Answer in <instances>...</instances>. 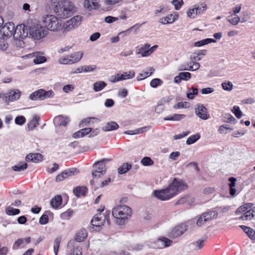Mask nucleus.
<instances>
[{
  "instance_id": "nucleus-1",
  "label": "nucleus",
  "mask_w": 255,
  "mask_h": 255,
  "mask_svg": "<svg viewBox=\"0 0 255 255\" xmlns=\"http://www.w3.org/2000/svg\"><path fill=\"white\" fill-rule=\"evenodd\" d=\"M186 188V185L182 180L174 178L167 188L160 190H155L154 195L161 200H167L176 195L178 191Z\"/></svg>"
},
{
  "instance_id": "nucleus-2",
  "label": "nucleus",
  "mask_w": 255,
  "mask_h": 255,
  "mask_svg": "<svg viewBox=\"0 0 255 255\" xmlns=\"http://www.w3.org/2000/svg\"><path fill=\"white\" fill-rule=\"evenodd\" d=\"M132 210L127 205H120L113 209L112 215L115 222L119 225H123L131 216Z\"/></svg>"
},
{
  "instance_id": "nucleus-3",
  "label": "nucleus",
  "mask_w": 255,
  "mask_h": 255,
  "mask_svg": "<svg viewBox=\"0 0 255 255\" xmlns=\"http://www.w3.org/2000/svg\"><path fill=\"white\" fill-rule=\"evenodd\" d=\"M75 10L74 4L68 0H62L54 7L55 13L61 18H66Z\"/></svg>"
},
{
  "instance_id": "nucleus-4",
  "label": "nucleus",
  "mask_w": 255,
  "mask_h": 255,
  "mask_svg": "<svg viewBox=\"0 0 255 255\" xmlns=\"http://www.w3.org/2000/svg\"><path fill=\"white\" fill-rule=\"evenodd\" d=\"M42 23L47 30L53 31H59L61 29V23L56 16L52 14H46L42 16Z\"/></svg>"
},
{
  "instance_id": "nucleus-5",
  "label": "nucleus",
  "mask_w": 255,
  "mask_h": 255,
  "mask_svg": "<svg viewBox=\"0 0 255 255\" xmlns=\"http://www.w3.org/2000/svg\"><path fill=\"white\" fill-rule=\"evenodd\" d=\"M110 212L108 211H106L105 214L100 213L93 217L91 221V224L93 226L95 227L96 230L99 231L106 221H107L108 224L110 225Z\"/></svg>"
},
{
  "instance_id": "nucleus-6",
  "label": "nucleus",
  "mask_w": 255,
  "mask_h": 255,
  "mask_svg": "<svg viewBox=\"0 0 255 255\" xmlns=\"http://www.w3.org/2000/svg\"><path fill=\"white\" fill-rule=\"evenodd\" d=\"M29 33L33 39L40 40L45 37L48 34V31L41 25L34 24L29 27Z\"/></svg>"
},
{
  "instance_id": "nucleus-7",
  "label": "nucleus",
  "mask_w": 255,
  "mask_h": 255,
  "mask_svg": "<svg viewBox=\"0 0 255 255\" xmlns=\"http://www.w3.org/2000/svg\"><path fill=\"white\" fill-rule=\"evenodd\" d=\"M83 55L81 51L68 55L66 57H63L59 59V62L61 64H72L75 63L81 60Z\"/></svg>"
},
{
  "instance_id": "nucleus-8",
  "label": "nucleus",
  "mask_w": 255,
  "mask_h": 255,
  "mask_svg": "<svg viewBox=\"0 0 255 255\" xmlns=\"http://www.w3.org/2000/svg\"><path fill=\"white\" fill-rule=\"evenodd\" d=\"M54 93L52 90L46 91L43 89L37 90L29 96V98L33 101L43 100L45 99L53 97Z\"/></svg>"
},
{
  "instance_id": "nucleus-9",
  "label": "nucleus",
  "mask_w": 255,
  "mask_h": 255,
  "mask_svg": "<svg viewBox=\"0 0 255 255\" xmlns=\"http://www.w3.org/2000/svg\"><path fill=\"white\" fill-rule=\"evenodd\" d=\"M110 160H111L108 158H104L100 161L96 162L93 164V167L96 168V170L92 171V176H96V173L99 174V177L103 175L106 171L105 164L106 162H109Z\"/></svg>"
},
{
  "instance_id": "nucleus-10",
  "label": "nucleus",
  "mask_w": 255,
  "mask_h": 255,
  "mask_svg": "<svg viewBox=\"0 0 255 255\" xmlns=\"http://www.w3.org/2000/svg\"><path fill=\"white\" fill-rule=\"evenodd\" d=\"M218 215V214L217 212L215 211L204 213L198 218L196 225L198 227H201L204 225L206 222L216 219Z\"/></svg>"
},
{
  "instance_id": "nucleus-11",
  "label": "nucleus",
  "mask_w": 255,
  "mask_h": 255,
  "mask_svg": "<svg viewBox=\"0 0 255 255\" xmlns=\"http://www.w3.org/2000/svg\"><path fill=\"white\" fill-rule=\"evenodd\" d=\"M21 95L20 91L18 89L10 91L8 94H6L2 97V100L7 105L10 102H13L18 100Z\"/></svg>"
},
{
  "instance_id": "nucleus-12",
  "label": "nucleus",
  "mask_w": 255,
  "mask_h": 255,
  "mask_svg": "<svg viewBox=\"0 0 255 255\" xmlns=\"http://www.w3.org/2000/svg\"><path fill=\"white\" fill-rule=\"evenodd\" d=\"M82 17L80 15H76L68 20L64 24V28L66 31H69L80 24Z\"/></svg>"
},
{
  "instance_id": "nucleus-13",
  "label": "nucleus",
  "mask_w": 255,
  "mask_h": 255,
  "mask_svg": "<svg viewBox=\"0 0 255 255\" xmlns=\"http://www.w3.org/2000/svg\"><path fill=\"white\" fill-rule=\"evenodd\" d=\"M28 32L27 27L23 24H20L15 27L13 37L25 38L28 36Z\"/></svg>"
},
{
  "instance_id": "nucleus-14",
  "label": "nucleus",
  "mask_w": 255,
  "mask_h": 255,
  "mask_svg": "<svg viewBox=\"0 0 255 255\" xmlns=\"http://www.w3.org/2000/svg\"><path fill=\"white\" fill-rule=\"evenodd\" d=\"M78 172H79L76 168H71L66 169L57 176L56 181L57 182H60L70 176H72L77 174Z\"/></svg>"
},
{
  "instance_id": "nucleus-15",
  "label": "nucleus",
  "mask_w": 255,
  "mask_h": 255,
  "mask_svg": "<svg viewBox=\"0 0 255 255\" xmlns=\"http://www.w3.org/2000/svg\"><path fill=\"white\" fill-rule=\"evenodd\" d=\"M187 227L185 224H180L174 227L170 232V236L176 238L181 236L186 230Z\"/></svg>"
},
{
  "instance_id": "nucleus-16",
  "label": "nucleus",
  "mask_w": 255,
  "mask_h": 255,
  "mask_svg": "<svg viewBox=\"0 0 255 255\" xmlns=\"http://www.w3.org/2000/svg\"><path fill=\"white\" fill-rule=\"evenodd\" d=\"M195 113L200 119L206 120L209 118V115L208 114L207 109L203 105L199 104L195 109Z\"/></svg>"
},
{
  "instance_id": "nucleus-17",
  "label": "nucleus",
  "mask_w": 255,
  "mask_h": 255,
  "mask_svg": "<svg viewBox=\"0 0 255 255\" xmlns=\"http://www.w3.org/2000/svg\"><path fill=\"white\" fill-rule=\"evenodd\" d=\"M15 29V28L13 23L7 22L2 27L1 32L6 36H13Z\"/></svg>"
},
{
  "instance_id": "nucleus-18",
  "label": "nucleus",
  "mask_w": 255,
  "mask_h": 255,
  "mask_svg": "<svg viewBox=\"0 0 255 255\" xmlns=\"http://www.w3.org/2000/svg\"><path fill=\"white\" fill-rule=\"evenodd\" d=\"M69 122L70 119L68 117L61 115L56 116L53 120L54 125L57 126H66Z\"/></svg>"
},
{
  "instance_id": "nucleus-19",
  "label": "nucleus",
  "mask_w": 255,
  "mask_h": 255,
  "mask_svg": "<svg viewBox=\"0 0 255 255\" xmlns=\"http://www.w3.org/2000/svg\"><path fill=\"white\" fill-rule=\"evenodd\" d=\"M28 57H34L33 62L36 64L44 63L46 61V58L42 55V53L36 52L32 54H29L27 56Z\"/></svg>"
},
{
  "instance_id": "nucleus-20",
  "label": "nucleus",
  "mask_w": 255,
  "mask_h": 255,
  "mask_svg": "<svg viewBox=\"0 0 255 255\" xmlns=\"http://www.w3.org/2000/svg\"><path fill=\"white\" fill-rule=\"evenodd\" d=\"M43 155L39 153H32L27 154L25 157L26 161L38 162L42 160Z\"/></svg>"
},
{
  "instance_id": "nucleus-21",
  "label": "nucleus",
  "mask_w": 255,
  "mask_h": 255,
  "mask_svg": "<svg viewBox=\"0 0 255 255\" xmlns=\"http://www.w3.org/2000/svg\"><path fill=\"white\" fill-rule=\"evenodd\" d=\"M151 128L150 126H145L140 128H137L135 130H127L124 132V133L126 134H129V135H134L137 134L142 133L143 132H146L149 130Z\"/></svg>"
},
{
  "instance_id": "nucleus-22",
  "label": "nucleus",
  "mask_w": 255,
  "mask_h": 255,
  "mask_svg": "<svg viewBox=\"0 0 255 255\" xmlns=\"http://www.w3.org/2000/svg\"><path fill=\"white\" fill-rule=\"evenodd\" d=\"M157 244L161 248H167L172 245V241L166 237H161L158 239Z\"/></svg>"
},
{
  "instance_id": "nucleus-23",
  "label": "nucleus",
  "mask_w": 255,
  "mask_h": 255,
  "mask_svg": "<svg viewBox=\"0 0 255 255\" xmlns=\"http://www.w3.org/2000/svg\"><path fill=\"white\" fill-rule=\"evenodd\" d=\"M119 128L118 124L115 122H108L105 126L102 128L104 131H109L117 129Z\"/></svg>"
},
{
  "instance_id": "nucleus-24",
  "label": "nucleus",
  "mask_w": 255,
  "mask_h": 255,
  "mask_svg": "<svg viewBox=\"0 0 255 255\" xmlns=\"http://www.w3.org/2000/svg\"><path fill=\"white\" fill-rule=\"evenodd\" d=\"M84 7L89 11L96 9L98 7V4L94 0H86L84 2Z\"/></svg>"
},
{
  "instance_id": "nucleus-25",
  "label": "nucleus",
  "mask_w": 255,
  "mask_h": 255,
  "mask_svg": "<svg viewBox=\"0 0 255 255\" xmlns=\"http://www.w3.org/2000/svg\"><path fill=\"white\" fill-rule=\"evenodd\" d=\"M90 131H91V128H84L74 133L73 137L75 138L82 137L89 134Z\"/></svg>"
},
{
  "instance_id": "nucleus-26",
  "label": "nucleus",
  "mask_w": 255,
  "mask_h": 255,
  "mask_svg": "<svg viewBox=\"0 0 255 255\" xmlns=\"http://www.w3.org/2000/svg\"><path fill=\"white\" fill-rule=\"evenodd\" d=\"M87 237V232L85 229H81L76 235L75 240L78 242H81Z\"/></svg>"
},
{
  "instance_id": "nucleus-27",
  "label": "nucleus",
  "mask_w": 255,
  "mask_h": 255,
  "mask_svg": "<svg viewBox=\"0 0 255 255\" xmlns=\"http://www.w3.org/2000/svg\"><path fill=\"white\" fill-rule=\"evenodd\" d=\"M194 202V199L190 195H185L178 200L176 204H191Z\"/></svg>"
},
{
  "instance_id": "nucleus-28",
  "label": "nucleus",
  "mask_w": 255,
  "mask_h": 255,
  "mask_svg": "<svg viewBox=\"0 0 255 255\" xmlns=\"http://www.w3.org/2000/svg\"><path fill=\"white\" fill-rule=\"evenodd\" d=\"M120 76V81H123L128 79H131L134 77L135 72L133 70H130L122 74H118Z\"/></svg>"
},
{
  "instance_id": "nucleus-29",
  "label": "nucleus",
  "mask_w": 255,
  "mask_h": 255,
  "mask_svg": "<svg viewBox=\"0 0 255 255\" xmlns=\"http://www.w3.org/2000/svg\"><path fill=\"white\" fill-rule=\"evenodd\" d=\"M62 201L61 196L60 195H56L51 199L50 205L53 208L57 209L61 205Z\"/></svg>"
},
{
  "instance_id": "nucleus-30",
  "label": "nucleus",
  "mask_w": 255,
  "mask_h": 255,
  "mask_svg": "<svg viewBox=\"0 0 255 255\" xmlns=\"http://www.w3.org/2000/svg\"><path fill=\"white\" fill-rule=\"evenodd\" d=\"M240 227L247 234L248 237L252 240H255V231L252 228L246 226L241 225Z\"/></svg>"
},
{
  "instance_id": "nucleus-31",
  "label": "nucleus",
  "mask_w": 255,
  "mask_h": 255,
  "mask_svg": "<svg viewBox=\"0 0 255 255\" xmlns=\"http://www.w3.org/2000/svg\"><path fill=\"white\" fill-rule=\"evenodd\" d=\"M107 86V83L104 81H99L93 84V89L96 92L102 91Z\"/></svg>"
},
{
  "instance_id": "nucleus-32",
  "label": "nucleus",
  "mask_w": 255,
  "mask_h": 255,
  "mask_svg": "<svg viewBox=\"0 0 255 255\" xmlns=\"http://www.w3.org/2000/svg\"><path fill=\"white\" fill-rule=\"evenodd\" d=\"M87 192V189L85 187H78L75 188L73 190L74 194L77 197H80L81 196H85Z\"/></svg>"
},
{
  "instance_id": "nucleus-33",
  "label": "nucleus",
  "mask_w": 255,
  "mask_h": 255,
  "mask_svg": "<svg viewBox=\"0 0 255 255\" xmlns=\"http://www.w3.org/2000/svg\"><path fill=\"white\" fill-rule=\"evenodd\" d=\"M131 168V165L128 163H124L118 168V173L123 174L127 173Z\"/></svg>"
},
{
  "instance_id": "nucleus-34",
  "label": "nucleus",
  "mask_w": 255,
  "mask_h": 255,
  "mask_svg": "<svg viewBox=\"0 0 255 255\" xmlns=\"http://www.w3.org/2000/svg\"><path fill=\"white\" fill-rule=\"evenodd\" d=\"M40 117L38 116H35L33 119L28 123V128L29 130H33L37 125H39L38 121Z\"/></svg>"
},
{
  "instance_id": "nucleus-35",
  "label": "nucleus",
  "mask_w": 255,
  "mask_h": 255,
  "mask_svg": "<svg viewBox=\"0 0 255 255\" xmlns=\"http://www.w3.org/2000/svg\"><path fill=\"white\" fill-rule=\"evenodd\" d=\"M186 116L184 114H174L172 116L166 117L164 118L166 121H180L185 118Z\"/></svg>"
},
{
  "instance_id": "nucleus-36",
  "label": "nucleus",
  "mask_w": 255,
  "mask_h": 255,
  "mask_svg": "<svg viewBox=\"0 0 255 255\" xmlns=\"http://www.w3.org/2000/svg\"><path fill=\"white\" fill-rule=\"evenodd\" d=\"M207 238H205L203 239H199L196 242L193 243L192 245L194 246V249L195 250H199L202 248L204 246V243L206 241Z\"/></svg>"
},
{
  "instance_id": "nucleus-37",
  "label": "nucleus",
  "mask_w": 255,
  "mask_h": 255,
  "mask_svg": "<svg viewBox=\"0 0 255 255\" xmlns=\"http://www.w3.org/2000/svg\"><path fill=\"white\" fill-rule=\"evenodd\" d=\"M194 6L196 9V14L203 13L207 9L206 4L204 2L197 4Z\"/></svg>"
},
{
  "instance_id": "nucleus-38",
  "label": "nucleus",
  "mask_w": 255,
  "mask_h": 255,
  "mask_svg": "<svg viewBox=\"0 0 255 255\" xmlns=\"http://www.w3.org/2000/svg\"><path fill=\"white\" fill-rule=\"evenodd\" d=\"M150 45L145 44L140 49V53L142 57H146L152 53V50H149Z\"/></svg>"
},
{
  "instance_id": "nucleus-39",
  "label": "nucleus",
  "mask_w": 255,
  "mask_h": 255,
  "mask_svg": "<svg viewBox=\"0 0 255 255\" xmlns=\"http://www.w3.org/2000/svg\"><path fill=\"white\" fill-rule=\"evenodd\" d=\"M23 38H21L20 37H17L16 38L15 37H13V40L12 41V44L19 48H23L24 47L25 43L23 41Z\"/></svg>"
},
{
  "instance_id": "nucleus-40",
  "label": "nucleus",
  "mask_w": 255,
  "mask_h": 255,
  "mask_svg": "<svg viewBox=\"0 0 255 255\" xmlns=\"http://www.w3.org/2000/svg\"><path fill=\"white\" fill-rule=\"evenodd\" d=\"M27 164L25 162H20L19 164L12 167V169L15 171L20 172L26 169Z\"/></svg>"
},
{
  "instance_id": "nucleus-41",
  "label": "nucleus",
  "mask_w": 255,
  "mask_h": 255,
  "mask_svg": "<svg viewBox=\"0 0 255 255\" xmlns=\"http://www.w3.org/2000/svg\"><path fill=\"white\" fill-rule=\"evenodd\" d=\"M240 18L236 14H232L229 16L227 18V20L232 24L233 25H236L239 23L240 21Z\"/></svg>"
},
{
  "instance_id": "nucleus-42",
  "label": "nucleus",
  "mask_w": 255,
  "mask_h": 255,
  "mask_svg": "<svg viewBox=\"0 0 255 255\" xmlns=\"http://www.w3.org/2000/svg\"><path fill=\"white\" fill-rule=\"evenodd\" d=\"M175 20V18L173 17L172 15L167 16L164 18L160 19L159 22L162 24H166L168 23H171Z\"/></svg>"
},
{
  "instance_id": "nucleus-43",
  "label": "nucleus",
  "mask_w": 255,
  "mask_h": 255,
  "mask_svg": "<svg viewBox=\"0 0 255 255\" xmlns=\"http://www.w3.org/2000/svg\"><path fill=\"white\" fill-rule=\"evenodd\" d=\"M198 89L195 87H192L187 92V97L190 99H193L194 96L197 95Z\"/></svg>"
},
{
  "instance_id": "nucleus-44",
  "label": "nucleus",
  "mask_w": 255,
  "mask_h": 255,
  "mask_svg": "<svg viewBox=\"0 0 255 255\" xmlns=\"http://www.w3.org/2000/svg\"><path fill=\"white\" fill-rule=\"evenodd\" d=\"M6 214L8 215H15L20 213V210L18 209H14L10 206H8L5 209Z\"/></svg>"
},
{
  "instance_id": "nucleus-45",
  "label": "nucleus",
  "mask_w": 255,
  "mask_h": 255,
  "mask_svg": "<svg viewBox=\"0 0 255 255\" xmlns=\"http://www.w3.org/2000/svg\"><path fill=\"white\" fill-rule=\"evenodd\" d=\"M140 163L143 166H151L154 164L153 161L149 157H144L141 159Z\"/></svg>"
},
{
  "instance_id": "nucleus-46",
  "label": "nucleus",
  "mask_w": 255,
  "mask_h": 255,
  "mask_svg": "<svg viewBox=\"0 0 255 255\" xmlns=\"http://www.w3.org/2000/svg\"><path fill=\"white\" fill-rule=\"evenodd\" d=\"M224 121L226 123L236 124L237 123L236 119L230 114H226L224 116Z\"/></svg>"
},
{
  "instance_id": "nucleus-47",
  "label": "nucleus",
  "mask_w": 255,
  "mask_h": 255,
  "mask_svg": "<svg viewBox=\"0 0 255 255\" xmlns=\"http://www.w3.org/2000/svg\"><path fill=\"white\" fill-rule=\"evenodd\" d=\"M200 137V134L198 133L191 135L187 139V144L190 145L192 143H194L199 139Z\"/></svg>"
},
{
  "instance_id": "nucleus-48",
  "label": "nucleus",
  "mask_w": 255,
  "mask_h": 255,
  "mask_svg": "<svg viewBox=\"0 0 255 255\" xmlns=\"http://www.w3.org/2000/svg\"><path fill=\"white\" fill-rule=\"evenodd\" d=\"M190 59V64H191V67H192V70L191 71H193L199 69L200 66L199 63L196 62V59L195 57L191 56Z\"/></svg>"
},
{
  "instance_id": "nucleus-49",
  "label": "nucleus",
  "mask_w": 255,
  "mask_h": 255,
  "mask_svg": "<svg viewBox=\"0 0 255 255\" xmlns=\"http://www.w3.org/2000/svg\"><path fill=\"white\" fill-rule=\"evenodd\" d=\"M61 240V239L60 237H57L54 241L53 249L55 255H57Z\"/></svg>"
},
{
  "instance_id": "nucleus-50",
  "label": "nucleus",
  "mask_w": 255,
  "mask_h": 255,
  "mask_svg": "<svg viewBox=\"0 0 255 255\" xmlns=\"http://www.w3.org/2000/svg\"><path fill=\"white\" fill-rule=\"evenodd\" d=\"M232 111L238 119H240L242 117V112L241 111L239 106H235Z\"/></svg>"
},
{
  "instance_id": "nucleus-51",
  "label": "nucleus",
  "mask_w": 255,
  "mask_h": 255,
  "mask_svg": "<svg viewBox=\"0 0 255 255\" xmlns=\"http://www.w3.org/2000/svg\"><path fill=\"white\" fill-rule=\"evenodd\" d=\"M163 81L158 78H155L150 81V85L153 88H156L158 86L161 85Z\"/></svg>"
},
{
  "instance_id": "nucleus-52",
  "label": "nucleus",
  "mask_w": 255,
  "mask_h": 255,
  "mask_svg": "<svg viewBox=\"0 0 255 255\" xmlns=\"http://www.w3.org/2000/svg\"><path fill=\"white\" fill-rule=\"evenodd\" d=\"M254 211L252 209L247 211L244 214V217H245V220H250L254 216Z\"/></svg>"
},
{
  "instance_id": "nucleus-53",
  "label": "nucleus",
  "mask_w": 255,
  "mask_h": 255,
  "mask_svg": "<svg viewBox=\"0 0 255 255\" xmlns=\"http://www.w3.org/2000/svg\"><path fill=\"white\" fill-rule=\"evenodd\" d=\"M222 86L224 90L228 91H231L233 89V85L230 81L224 82L222 84Z\"/></svg>"
},
{
  "instance_id": "nucleus-54",
  "label": "nucleus",
  "mask_w": 255,
  "mask_h": 255,
  "mask_svg": "<svg viewBox=\"0 0 255 255\" xmlns=\"http://www.w3.org/2000/svg\"><path fill=\"white\" fill-rule=\"evenodd\" d=\"M26 122V119L24 117L22 116H17L15 119V123L17 125H22Z\"/></svg>"
},
{
  "instance_id": "nucleus-55",
  "label": "nucleus",
  "mask_w": 255,
  "mask_h": 255,
  "mask_svg": "<svg viewBox=\"0 0 255 255\" xmlns=\"http://www.w3.org/2000/svg\"><path fill=\"white\" fill-rule=\"evenodd\" d=\"M69 255H82L81 248L75 246Z\"/></svg>"
},
{
  "instance_id": "nucleus-56",
  "label": "nucleus",
  "mask_w": 255,
  "mask_h": 255,
  "mask_svg": "<svg viewBox=\"0 0 255 255\" xmlns=\"http://www.w3.org/2000/svg\"><path fill=\"white\" fill-rule=\"evenodd\" d=\"M179 74L182 80L188 81L191 77V73L188 72H180Z\"/></svg>"
},
{
  "instance_id": "nucleus-57",
  "label": "nucleus",
  "mask_w": 255,
  "mask_h": 255,
  "mask_svg": "<svg viewBox=\"0 0 255 255\" xmlns=\"http://www.w3.org/2000/svg\"><path fill=\"white\" fill-rule=\"evenodd\" d=\"M172 3L174 5L176 10H179L183 3L182 0H173Z\"/></svg>"
},
{
  "instance_id": "nucleus-58",
  "label": "nucleus",
  "mask_w": 255,
  "mask_h": 255,
  "mask_svg": "<svg viewBox=\"0 0 255 255\" xmlns=\"http://www.w3.org/2000/svg\"><path fill=\"white\" fill-rule=\"evenodd\" d=\"M24 243V239H18L16 240L12 246V249L14 250H17L18 247Z\"/></svg>"
},
{
  "instance_id": "nucleus-59",
  "label": "nucleus",
  "mask_w": 255,
  "mask_h": 255,
  "mask_svg": "<svg viewBox=\"0 0 255 255\" xmlns=\"http://www.w3.org/2000/svg\"><path fill=\"white\" fill-rule=\"evenodd\" d=\"M123 0H104V3L106 5L112 6L120 2Z\"/></svg>"
},
{
  "instance_id": "nucleus-60",
  "label": "nucleus",
  "mask_w": 255,
  "mask_h": 255,
  "mask_svg": "<svg viewBox=\"0 0 255 255\" xmlns=\"http://www.w3.org/2000/svg\"><path fill=\"white\" fill-rule=\"evenodd\" d=\"M96 69V65H85L83 66V72H89L93 71Z\"/></svg>"
},
{
  "instance_id": "nucleus-61",
  "label": "nucleus",
  "mask_w": 255,
  "mask_h": 255,
  "mask_svg": "<svg viewBox=\"0 0 255 255\" xmlns=\"http://www.w3.org/2000/svg\"><path fill=\"white\" fill-rule=\"evenodd\" d=\"M48 222V216L46 214H43L39 218V223L41 225H45Z\"/></svg>"
},
{
  "instance_id": "nucleus-62",
  "label": "nucleus",
  "mask_w": 255,
  "mask_h": 255,
  "mask_svg": "<svg viewBox=\"0 0 255 255\" xmlns=\"http://www.w3.org/2000/svg\"><path fill=\"white\" fill-rule=\"evenodd\" d=\"M8 44L7 42L2 38H0V50L4 51L7 49Z\"/></svg>"
},
{
  "instance_id": "nucleus-63",
  "label": "nucleus",
  "mask_w": 255,
  "mask_h": 255,
  "mask_svg": "<svg viewBox=\"0 0 255 255\" xmlns=\"http://www.w3.org/2000/svg\"><path fill=\"white\" fill-rule=\"evenodd\" d=\"M192 67H191V64H190V62L189 63H185L184 64H182L180 66V70H188L191 71L192 69Z\"/></svg>"
},
{
  "instance_id": "nucleus-64",
  "label": "nucleus",
  "mask_w": 255,
  "mask_h": 255,
  "mask_svg": "<svg viewBox=\"0 0 255 255\" xmlns=\"http://www.w3.org/2000/svg\"><path fill=\"white\" fill-rule=\"evenodd\" d=\"M73 213L74 212L72 210H68L66 212L62 213V216L63 218L68 219L73 215Z\"/></svg>"
}]
</instances>
